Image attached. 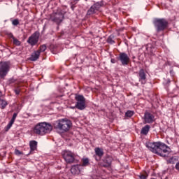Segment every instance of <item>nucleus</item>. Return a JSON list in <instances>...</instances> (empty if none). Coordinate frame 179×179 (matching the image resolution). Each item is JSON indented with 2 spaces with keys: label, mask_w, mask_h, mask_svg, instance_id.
<instances>
[{
  "label": "nucleus",
  "mask_w": 179,
  "mask_h": 179,
  "mask_svg": "<svg viewBox=\"0 0 179 179\" xmlns=\"http://www.w3.org/2000/svg\"><path fill=\"white\" fill-rule=\"evenodd\" d=\"M52 131V126L47 122H41L37 124L34 128V133L36 135H45Z\"/></svg>",
  "instance_id": "nucleus-1"
},
{
  "label": "nucleus",
  "mask_w": 179,
  "mask_h": 179,
  "mask_svg": "<svg viewBox=\"0 0 179 179\" xmlns=\"http://www.w3.org/2000/svg\"><path fill=\"white\" fill-rule=\"evenodd\" d=\"M72 127V122L68 119H62L56 122L55 128L59 129L61 132H68Z\"/></svg>",
  "instance_id": "nucleus-2"
},
{
  "label": "nucleus",
  "mask_w": 179,
  "mask_h": 179,
  "mask_svg": "<svg viewBox=\"0 0 179 179\" xmlns=\"http://www.w3.org/2000/svg\"><path fill=\"white\" fill-rule=\"evenodd\" d=\"M153 24L157 33H160V31H164L169 27V21L164 18H155Z\"/></svg>",
  "instance_id": "nucleus-3"
},
{
  "label": "nucleus",
  "mask_w": 179,
  "mask_h": 179,
  "mask_svg": "<svg viewBox=\"0 0 179 179\" xmlns=\"http://www.w3.org/2000/svg\"><path fill=\"white\" fill-rule=\"evenodd\" d=\"M10 69V64L8 62H0V78L3 79Z\"/></svg>",
  "instance_id": "nucleus-4"
},
{
  "label": "nucleus",
  "mask_w": 179,
  "mask_h": 179,
  "mask_svg": "<svg viewBox=\"0 0 179 179\" xmlns=\"http://www.w3.org/2000/svg\"><path fill=\"white\" fill-rule=\"evenodd\" d=\"M75 99L77 101L75 107L78 110H85L86 108V99L85 96L83 95H76Z\"/></svg>",
  "instance_id": "nucleus-5"
},
{
  "label": "nucleus",
  "mask_w": 179,
  "mask_h": 179,
  "mask_svg": "<svg viewBox=\"0 0 179 179\" xmlns=\"http://www.w3.org/2000/svg\"><path fill=\"white\" fill-rule=\"evenodd\" d=\"M38 40H40V32L35 31L29 37L27 43L30 44L31 47H34L38 43Z\"/></svg>",
  "instance_id": "nucleus-6"
},
{
  "label": "nucleus",
  "mask_w": 179,
  "mask_h": 179,
  "mask_svg": "<svg viewBox=\"0 0 179 179\" xmlns=\"http://www.w3.org/2000/svg\"><path fill=\"white\" fill-rule=\"evenodd\" d=\"M170 154V148L164 143L159 142V156L162 157H167Z\"/></svg>",
  "instance_id": "nucleus-7"
},
{
  "label": "nucleus",
  "mask_w": 179,
  "mask_h": 179,
  "mask_svg": "<svg viewBox=\"0 0 179 179\" xmlns=\"http://www.w3.org/2000/svg\"><path fill=\"white\" fill-rule=\"evenodd\" d=\"M103 6V1H98L92 6L87 12V15L90 16L91 15H94L100 10V8Z\"/></svg>",
  "instance_id": "nucleus-8"
},
{
  "label": "nucleus",
  "mask_w": 179,
  "mask_h": 179,
  "mask_svg": "<svg viewBox=\"0 0 179 179\" xmlns=\"http://www.w3.org/2000/svg\"><path fill=\"white\" fill-rule=\"evenodd\" d=\"M160 141L155 143H148L147 144V148L152 152V153H155V155H158L160 153Z\"/></svg>",
  "instance_id": "nucleus-9"
},
{
  "label": "nucleus",
  "mask_w": 179,
  "mask_h": 179,
  "mask_svg": "<svg viewBox=\"0 0 179 179\" xmlns=\"http://www.w3.org/2000/svg\"><path fill=\"white\" fill-rule=\"evenodd\" d=\"M50 20L59 24V23H62V20H64V13H62V11L52 13L50 15Z\"/></svg>",
  "instance_id": "nucleus-10"
},
{
  "label": "nucleus",
  "mask_w": 179,
  "mask_h": 179,
  "mask_svg": "<svg viewBox=\"0 0 179 179\" xmlns=\"http://www.w3.org/2000/svg\"><path fill=\"white\" fill-rule=\"evenodd\" d=\"M119 61H120L122 65L123 66H127L128 64H129V62L131 61V59H129V56L125 52H120L119 54L118 57Z\"/></svg>",
  "instance_id": "nucleus-11"
},
{
  "label": "nucleus",
  "mask_w": 179,
  "mask_h": 179,
  "mask_svg": "<svg viewBox=\"0 0 179 179\" xmlns=\"http://www.w3.org/2000/svg\"><path fill=\"white\" fill-rule=\"evenodd\" d=\"M63 157L66 163H73L75 162V154L71 151H65Z\"/></svg>",
  "instance_id": "nucleus-12"
},
{
  "label": "nucleus",
  "mask_w": 179,
  "mask_h": 179,
  "mask_svg": "<svg viewBox=\"0 0 179 179\" xmlns=\"http://www.w3.org/2000/svg\"><path fill=\"white\" fill-rule=\"evenodd\" d=\"M144 122L145 124H152L155 122V115L148 111H145L144 113Z\"/></svg>",
  "instance_id": "nucleus-13"
},
{
  "label": "nucleus",
  "mask_w": 179,
  "mask_h": 179,
  "mask_svg": "<svg viewBox=\"0 0 179 179\" xmlns=\"http://www.w3.org/2000/svg\"><path fill=\"white\" fill-rule=\"evenodd\" d=\"M138 80L141 85H145L147 82L146 73H145L143 69H140L138 71Z\"/></svg>",
  "instance_id": "nucleus-14"
},
{
  "label": "nucleus",
  "mask_w": 179,
  "mask_h": 179,
  "mask_svg": "<svg viewBox=\"0 0 179 179\" xmlns=\"http://www.w3.org/2000/svg\"><path fill=\"white\" fill-rule=\"evenodd\" d=\"M94 152H95V159L96 162H99V160L101 159V157L104 156V151H103V148H94Z\"/></svg>",
  "instance_id": "nucleus-15"
},
{
  "label": "nucleus",
  "mask_w": 179,
  "mask_h": 179,
  "mask_svg": "<svg viewBox=\"0 0 179 179\" xmlns=\"http://www.w3.org/2000/svg\"><path fill=\"white\" fill-rule=\"evenodd\" d=\"M81 170H82L81 165H74L71 169V173L72 174H80Z\"/></svg>",
  "instance_id": "nucleus-16"
},
{
  "label": "nucleus",
  "mask_w": 179,
  "mask_h": 179,
  "mask_svg": "<svg viewBox=\"0 0 179 179\" xmlns=\"http://www.w3.org/2000/svg\"><path fill=\"white\" fill-rule=\"evenodd\" d=\"M40 51L34 50V52L31 53V57H29V61H37L38 58H40Z\"/></svg>",
  "instance_id": "nucleus-17"
},
{
  "label": "nucleus",
  "mask_w": 179,
  "mask_h": 179,
  "mask_svg": "<svg viewBox=\"0 0 179 179\" xmlns=\"http://www.w3.org/2000/svg\"><path fill=\"white\" fill-rule=\"evenodd\" d=\"M113 162L111 157H108L103 160L104 164H103V167H110L111 166V162Z\"/></svg>",
  "instance_id": "nucleus-18"
},
{
  "label": "nucleus",
  "mask_w": 179,
  "mask_h": 179,
  "mask_svg": "<svg viewBox=\"0 0 179 179\" xmlns=\"http://www.w3.org/2000/svg\"><path fill=\"white\" fill-rule=\"evenodd\" d=\"M29 147L31 152H34V150H37V141H31L29 142Z\"/></svg>",
  "instance_id": "nucleus-19"
},
{
  "label": "nucleus",
  "mask_w": 179,
  "mask_h": 179,
  "mask_svg": "<svg viewBox=\"0 0 179 179\" xmlns=\"http://www.w3.org/2000/svg\"><path fill=\"white\" fill-rule=\"evenodd\" d=\"M149 131H150V127L149 126V124H147L142 128L141 134V135H147L148 134H149Z\"/></svg>",
  "instance_id": "nucleus-20"
},
{
  "label": "nucleus",
  "mask_w": 179,
  "mask_h": 179,
  "mask_svg": "<svg viewBox=\"0 0 179 179\" xmlns=\"http://www.w3.org/2000/svg\"><path fill=\"white\" fill-rule=\"evenodd\" d=\"M11 37L13 38V44H15V45H20V44H22L20 43V41L17 40L16 38H15V36H13V34H11Z\"/></svg>",
  "instance_id": "nucleus-21"
},
{
  "label": "nucleus",
  "mask_w": 179,
  "mask_h": 179,
  "mask_svg": "<svg viewBox=\"0 0 179 179\" xmlns=\"http://www.w3.org/2000/svg\"><path fill=\"white\" fill-rule=\"evenodd\" d=\"M6 106H8V103L6 102V101L0 99V108H5V107H6Z\"/></svg>",
  "instance_id": "nucleus-22"
},
{
  "label": "nucleus",
  "mask_w": 179,
  "mask_h": 179,
  "mask_svg": "<svg viewBox=\"0 0 179 179\" xmlns=\"http://www.w3.org/2000/svg\"><path fill=\"white\" fill-rule=\"evenodd\" d=\"M135 114V112L132 111V110H127L125 113V117H127L129 118H131V117H132V115H134Z\"/></svg>",
  "instance_id": "nucleus-23"
},
{
  "label": "nucleus",
  "mask_w": 179,
  "mask_h": 179,
  "mask_svg": "<svg viewBox=\"0 0 179 179\" xmlns=\"http://www.w3.org/2000/svg\"><path fill=\"white\" fill-rule=\"evenodd\" d=\"M45 50H47V46L45 45H42L39 47L38 51H39V53L41 54V52H44Z\"/></svg>",
  "instance_id": "nucleus-24"
},
{
  "label": "nucleus",
  "mask_w": 179,
  "mask_h": 179,
  "mask_svg": "<svg viewBox=\"0 0 179 179\" xmlns=\"http://www.w3.org/2000/svg\"><path fill=\"white\" fill-rule=\"evenodd\" d=\"M90 163H89V159L88 158H85L83 159V166H89Z\"/></svg>",
  "instance_id": "nucleus-25"
},
{
  "label": "nucleus",
  "mask_w": 179,
  "mask_h": 179,
  "mask_svg": "<svg viewBox=\"0 0 179 179\" xmlns=\"http://www.w3.org/2000/svg\"><path fill=\"white\" fill-rule=\"evenodd\" d=\"M174 162H176V159H174V157H172L167 161V163L168 164H174Z\"/></svg>",
  "instance_id": "nucleus-26"
},
{
  "label": "nucleus",
  "mask_w": 179,
  "mask_h": 179,
  "mask_svg": "<svg viewBox=\"0 0 179 179\" xmlns=\"http://www.w3.org/2000/svg\"><path fill=\"white\" fill-rule=\"evenodd\" d=\"M19 19H15L12 21L13 26H17L19 24Z\"/></svg>",
  "instance_id": "nucleus-27"
},
{
  "label": "nucleus",
  "mask_w": 179,
  "mask_h": 179,
  "mask_svg": "<svg viewBox=\"0 0 179 179\" xmlns=\"http://www.w3.org/2000/svg\"><path fill=\"white\" fill-rule=\"evenodd\" d=\"M107 41L109 44H114V43H115L114 40H113V36H111L108 37Z\"/></svg>",
  "instance_id": "nucleus-28"
},
{
  "label": "nucleus",
  "mask_w": 179,
  "mask_h": 179,
  "mask_svg": "<svg viewBox=\"0 0 179 179\" xmlns=\"http://www.w3.org/2000/svg\"><path fill=\"white\" fill-rule=\"evenodd\" d=\"M14 123L15 122H12L11 120L9 122V123L6 126L7 131H8V129H10V128L12 127V125H13Z\"/></svg>",
  "instance_id": "nucleus-29"
},
{
  "label": "nucleus",
  "mask_w": 179,
  "mask_h": 179,
  "mask_svg": "<svg viewBox=\"0 0 179 179\" xmlns=\"http://www.w3.org/2000/svg\"><path fill=\"white\" fill-rule=\"evenodd\" d=\"M16 117H17V113H13V117H12V119L10 120V121H11L12 122H15V120H16Z\"/></svg>",
  "instance_id": "nucleus-30"
},
{
  "label": "nucleus",
  "mask_w": 179,
  "mask_h": 179,
  "mask_svg": "<svg viewBox=\"0 0 179 179\" xmlns=\"http://www.w3.org/2000/svg\"><path fill=\"white\" fill-rule=\"evenodd\" d=\"M139 178L140 179H146V178H148V175L140 174Z\"/></svg>",
  "instance_id": "nucleus-31"
},
{
  "label": "nucleus",
  "mask_w": 179,
  "mask_h": 179,
  "mask_svg": "<svg viewBox=\"0 0 179 179\" xmlns=\"http://www.w3.org/2000/svg\"><path fill=\"white\" fill-rule=\"evenodd\" d=\"M15 153L17 155V156H20V155H22V152H20L19 150H15Z\"/></svg>",
  "instance_id": "nucleus-32"
},
{
  "label": "nucleus",
  "mask_w": 179,
  "mask_h": 179,
  "mask_svg": "<svg viewBox=\"0 0 179 179\" xmlns=\"http://www.w3.org/2000/svg\"><path fill=\"white\" fill-rule=\"evenodd\" d=\"M15 93L17 95H19L20 94V90H15Z\"/></svg>",
  "instance_id": "nucleus-33"
},
{
  "label": "nucleus",
  "mask_w": 179,
  "mask_h": 179,
  "mask_svg": "<svg viewBox=\"0 0 179 179\" xmlns=\"http://www.w3.org/2000/svg\"><path fill=\"white\" fill-rule=\"evenodd\" d=\"M110 62H111L112 64H115V62H116V60H115V59H110Z\"/></svg>",
  "instance_id": "nucleus-34"
},
{
  "label": "nucleus",
  "mask_w": 179,
  "mask_h": 179,
  "mask_svg": "<svg viewBox=\"0 0 179 179\" xmlns=\"http://www.w3.org/2000/svg\"><path fill=\"white\" fill-rule=\"evenodd\" d=\"M70 108H71V110H75V109L76 108V107H75V106H70Z\"/></svg>",
  "instance_id": "nucleus-35"
},
{
  "label": "nucleus",
  "mask_w": 179,
  "mask_h": 179,
  "mask_svg": "<svg viewBox=\"0 0 179 179\" xmlns=\"http://www.w3.org/2000/svg\"><path fill=\"white\" fill-rule=\"evenodd\" d=\"M71 9H72V10H73L75 9V6L72 5L71 6Z\"/></svg>",
  "instance_id": "nucleus-36"
},
{
  "label": "nucleus",
  "mask_w": 179,
  "mask_h": 179,
  "mask_svg": "<svg viewBox=\"0 0 179 179\" xmlns=\"http://www.w3.org/2000/svg\"><path fill=\"white\" fill-rule=\"evenodd\" d=\"M74 2H79L80 0H73Z\"/></svg>",
  "instance_id": "nucleus-37"
},
{
  "label": "nucleus",
  "mask_w": 179,
  "mask_h": 179,
  "mask_svg": "<svg viewBox=\"0 0 179 179\" xmlns=\"http://www.w3.org/2000/svg\"><path fill=\"white\" fill-rule=\"evenodd\" d=\"M2 96V92L0 91V97Z\"/></svg>",
  "instance_id": "nucleus-38"
}]
</instances>
